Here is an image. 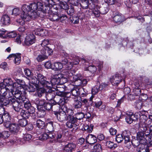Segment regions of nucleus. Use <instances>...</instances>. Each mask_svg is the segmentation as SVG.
<instances>
[{
	"mask_svg": "<svg viewBox=\"0 0 152 152\" xmlns=\"http://www.w3.org/2000/svg\"><path fill=\"white\" fill-rule=\"evenodd\" d=\"M38 11H41L45 14L46 16L50 20L58 21H59V17L58 15V10H54L53 8L47 10L46 8L43 9L42 10H37Z\"/></svg>",
	"mask_w": 152,
	"mask_h": 152,
	"instance_id": "5",
	"label": "nucleus"
},
{
	"mask_svg": "<svg viewBox=\"0 0 152 152\" xmlns=\"http://www.w3.org/2000/svg\"><path fill=\"white\" fill-rule=\"evenodd\" d=\"M52 101L54 102L61 107V110L63 109L64 107H66L64 105L67 102V101L65 99V98L58 96H55L54 100Z\"/></svg>",
	"mask_w": 152,
	"mask_h": 152,
	"instance_id": "15",
	"label": "nucleus"
},
{
	"mask_svg": "<svg viewBox=\"0 0 152 152\" xmlns=\"http://www.w3.org/2000/svg\"><path fill=\"white\" fill-rule=\"evenodd\" d=\"M83 76L80 74H78L73 76V78L75 81L79 80L80 81L83 79Z\"/></svg>",
	"mask_w": 152,
	"mask_h": 152,
	"instance_id": "60",
	"label": "nucleus"
},
{
	"mask_svg": "<svg viewBox=\"0 0 152 152\" xmlns=\"http://www.w3.org/2000/svg\"><path fill=\"white\" fill-rule=\"evenodd\" d=\"M54 103L53 102L50 103V102H46L45 105L43 107V110H42V111L43 112L44 114H45V110H51V109L52 108V104Z\"/></svg>",
	"mask_w": 152,
	"mask_h": 152,
	"instance_id": "33",
	"label": "nucleus"
},
{
	"mask_svg": "<svg viewBox=\"0 0 152 152\" xmlns=\"http://www.w3.org/2000/svg\"><path fill=\"white\" fill-rule=\"evenodd\" d=\"M42 55H39L37 57L36 59L39 62H41L47 58L46 56L48 53L46 52V54H42Z\"/></svg>",
	"mask_w": 152,
	"mask_h": 152,
	"instance_id": "40",
	"label": "nucleus"
},
{
	"mask_svg": "<svg viewBox=\"0 0 152 152\" xmlns=\"http://www.w3.org/2000/svg\"><path fill=\"white\" fill-rule=\"evenodd\" d=\"M39 138L41 140H45L48 138V134L45 133H41L38 135Z\"/></svg>",
	"mask_w": 152,
	"mask_h": 152,
	"instance_id": "45",
	"label": "nucleus"
},
{
	"mask_svg": "<svg viewBox=\"0 0 152 152\" xmlns=\"http://www.w3.org/2000/svg\"><path fill=\"white\" fill-rule=\"evenodd\" d=\"M64 109L66 113V115L68 116V118L69 117L73 116L74 114V111L73 110L67 108L66 107H64Z\"/></svg>",
	"mask_w": 152,
	"mask_h": 152,
	"instance_id": "44",
	"label": "nucleus"
},
{
	"mask_svg": "<svg viewBox=\"0 0 152 152\" xmlns=\"http://www.w3.org/2000/svg\"><path fill=\"white\" fill-rule=\"evenodd\" d=\"M146 144H141L138 149V152H148V149L145 148Z\"/></svg>",
	"mask_w": 152,
	"mask_h": 152,
	"instance_id": "48",
	"label": "nucleus"
},
{
	"mask_svg": "<svg viewBox=\"0 0 152 152\" xmlns=\"http://www.w3.org/2000/svg\"><path fill=\"white\" fill-rule=\"evenodd\" d=\"M72 66L73 64L71 62H70L69 66H68V67H66V69L63 70L62 72L64 73L66 78L72 77L73 75V74L75 73V71L74 70L71 69Z\"/></svg>",
	"mask_w": 152,
	"mask_h": 152,
	"instance_id": "17",
	"label": "nucleus"
},
{
	"mask_svg": "<svg viewBox=\"0 0 152 152\" xmlns=\"http://www.w3.org/2000/svg\"><path fill=\"white\" fill-rule=\"evenodd\" d=\"M101 1L98 0L95 5L92 4L90 7L92 10V12L96 17H99L100 14H105L109 11L108 5L106 3H104L100 6Z\"/></svg>",
	"mask_w": 152,
	"mask_h": 152,
	"instance_id": "2",
	"label": "nucleus"
},
{
	"mask_svg": "<svg viewBox=\"0 0 152 152\" xmlns=\"http://www.w3.org/2000/svg\"><path fill=\"white\" fill-rule=\"evenodd\" d=\"M46 132H52L54 131V127L53 123L50 122L48 123L45 128Z\"/></svg>",
	"mask_w": 152,
	"mask_h": 152,
	"instance_id": "34",
	"label": "nucleus"
},
{
	"mask_svg": "<svg viewBox=\"0 0 152 152\" xmlns=\"http://www.w3.org/2000/svg\"><path fill=\"white\" fill-rule=\"evenodd\" d=\"M106 145L108 148L114 149L117 147L116 144L114 143L113 142L108 141L106 142Z\"/></svg>",
	"mask_w": 152,
	"mask_h": 152,
	"instance_id": "37",
	"label": "nucleus"
},
{
	"mask_svg": "<svg viewBox=\"0 0 152 152\" xmlns=\"http://www.w3.org/2000/svg\"><path fill=\"white\" fill-rule=\"evenodd\" d=\"M123 140V137L122 134H119L116 136L115 141L118 143H120Z\"/></svg>",
	"mask_w": 152,
	"mask_h": 152,
	"instance_id": "54",
	"label": "nucleus"
},
{
	"mask_svg": "<svg viewBox=\"0 0 152 152\" xmlns=\"http://www.w3.org/2000/svg\"><path fill=\"white\" fill-rule=\"evenodd\" d=\"M69 0L67 1H61V2H59L57 5L54 6L53 9L56 10H58L61 9L66 10L68 8V6L66 3L67 2H69Z\"/></svg>",
	"mask_w": 152,
	"mask_h": 152,
	"instance_id": "16",
	"label": "nucleus"
},
{
	"mask_svg": "<svg viewBox=\"0 0 152 152\" xmlns=\"http://www.w3.org/2000/svg\"><path fill=\"white\" fill-rule=\"evenodd\" d=\"M1 22L3 25H9L10 22V17L7 15H3L1 19Z\"/></svg>",
	"mask_w": 152,
	"mask_h": 152,
	"instance_id": "31",
	"label": "nucleus"
},
{
	"mask_svg": "<svg viewBox=\"0 0 152 152\" xmlns=\"http://www.w3.org/2000/svg\"><path fill=\"white\" fill-rule=\"evenodd\" d=\"M20 12V10L18 8H14L12 10L9 11L7 12L8 13L9 15H18Z\"/></svg>",
	"mask_w": 152,
	"mask_h": 152,
	"instance_id": "42",
	"label": "nucleus"
},
{
	"mask_svg": "<svg viewBox=\"0 0 152 152\" xmlns=\"http://www.w3.org/2000/svg\"><path fill=\"white\" fill-rule=\"evenodd\" d=\"M62 110V111L57 113L56 115L58 120L61 122L67 121L69 119L68 116L66 115V112L64 110V107Z\"/></svg>",
	"mask_w": 152,
	"mask_h": 152,
	"instance_id": "18",
	"label": "nucleus"
},
{
	"mask_svg": "<svg viewBox=\"0 0 152 152\" xmlns=\"http://www.w3.org/2000/svg\"><path fill=\"white\" fill-rule=\"evenodd\" d=\"M21 54L20 53L12 54H10L7 57V58L13 60L14 63L17 65H18L21 61Z\"/></svg>",
	"mask_w": 152,
	"mask_h": 152,
	"instance_id": "19",
	"label": "nucleus"
},
{
	"mask_svg": "<svg viewBox=\"0 0 152 152\" xmlns=\"http://www.w3.org/2000/svg\"><path fill=\"white\" fill-rule=\"evenodd\" d=\"M68 120L66 123V126L67 127L70 129H74V128H76L77 126L75 123L77 120L76 117H75L73 116L69 117Z\"/></svg>",
	"mask_w": 152,
	"mask_h": 152,
	"instance_id": "14",
	"label": "nucleus"
},
{
	"mask_svg": "<svg viewBox=\"0 0 152 152\" xmlns=\"http://www.w3.org/2000/svg\"><path fill=\"white\" fill-rule=\"evenodd\" d=\"M46 101L44 99L39 100L38 99H36L34 101V103L37 105V109L39 111H42L43 110L44 106Z\"/></svg>",
	"mask_w": 152,
	"mask_h": 152,
	"instance_id": "26",
	"label": "nucleus"
},
{
	"mask_svg": "<svg viewBox=\"0 0 152 152\" xmlns=\"http://www.w3.org/2000/svg\"><path fill=\"white\" fill-rule=\"evenodd\" d=\"M26 88L28 91L29 92H32L35 91L37 89V87L39 86H26Z\"/></svg>",
	"mask_w": 152,
	"mask_h": 152,
	"instance_id": "58",
	"label": "nucleus"
},
{
	"mask_svg": "<svg viewBox=\"0 0 152 152\" xmlns=\"http://www.w3.org/2000/svg\"><path fill=\"white\" fill-rule=\"evenodd\" d=\"M139 118L140 121L138 125L140 127L141 130H144V129H143V127L147 128L148 126V124H146L147 120L148 119L147 117L140 112Z\"/></svg>",
	"mask_w": 152,
	"mask_h": 152,
	"instance_id": "11",
	"label": "nucleus"
},
{
	"mask_svg": "<svg viewBox=\"0 0 152 152\" xmlns=\"http://www.w3.org/2000/svg\"><path fill=\"white\" fill-rule=\"evenodd\" d=\"M79 91V95H81L82 96H85L87 94V92L85 91L84 90V89L82 87H80Z\"/></svg>",
	"mask_w": 152,
	"mask_h": 152,
	"instance_id": "57",
	"label": "nucleus"
},
{
	"mask_svg": "<svg viewBox=\"0 0 152 152\" xmlns=\"http://www.w3.org/2000/svg\"><path fill=\"white\" fill-rule=\"evenodd\" d=\"M76 147V145L73 143H68L64 147V152H72Z\"/></svg>",
	"mask_w": 152,
	"mask_h": 152,
	"instance_id": "27",
	"label": "nucleus"
},
{
	"mask_svg": "<svg viewBox=\"0 0 152 152\" xmlns=\"http://www.w3.org/2000/svg\"><path fill=\"white\" fill-rule=\"evenodd\" d=\"M64 1H67L68 0H40L39 1L34 3L37 5V10H42L43 9L46 8L47 10L53 8L54 6L57 5L59 2Z\"/></svg>",
	"mask_w": 152,
	"mask_h": 152,
	"instance_id": "3",
	"label": "nucleus"
},
{
	"mask_svg": "<svg viewBox=\"0 0 152 152\" xmlns=\"http://www.w3.org/2000/svg\"><path fill=\"white\" fill-rule=\"evenodd\" d=\"M35 34L41 36H47L48 34L47 31L40 28L39 26H37L34 30Z\"/></svg>",
	"mask_w": 152,
	"mask_h": 152,
	"instance_id": "21",
	"label": "nucleus"
},
{
	"mask_svg": "<svg viewBox=\"0 0 152 152\" xmlns=\"http://www.w3.org/2000/svg\"><path fill=\"white\" fill-rule=\"evenodd\" d=\"M20 115L23 118H28L30 116V113L28 112L27 110H21L20 111Z\"/></svg>",
	"mask_w": 152,
	"mask_h": 152,
	"instance_id": "38",
	"label": "nucleus"
},
{
	"mask_svg": "<svg viewBox=\"0 0 152 152\" xmlns=\"http://www.w3.org/2000/svg\"><path fill=\"white\" fill-rule=\"evenodd\" d=\"M56 88H54L53 87H50V92H47L45 94V96L46 99L47 100H51L53 99L54 98V96L53 95V94H54V92L55 91H56L57 89L56 88H57V86H56ZM57 90H58V89H57ZM58 91H60V90H58Z\"/></svg>",
	"mask_w": 152,
	"mask_h": 152,
	"instance_id": "25",
	"label": "nucleus"
},
{
	"mask_svg": "<svg viewBox=\"0 0 152 152\" xmlns=\"http://www.w3.org/2000/svg\"><path fill=\"white\" fill-rule=\"evenodd\" d=\"M129 133H127V131H124L123 133V136L124 137V143L126 146L128 148H129L131 146V141L129 138Z\"/></svg>",
	"mask_w": 152,
	"mask_h": 152,
	"instance_id": "22",
	"label": "nucleus"
},
{
	"mask_svg": "<svg viewBox=\"0 0 152 152\" xmlns=\"http://www.w3.org/2000/svg\"><path fill=\"white\" fill-rule=\"evenodd\" d=\"M55 77L58 80H59L60 82V85L66 83L67 81V78L65 75L62 73H59L58 74H56L54 75Z\"/></svg>",
	"mask_w": 152,
	"mask_h": 152,
	"instance_id": "29",
	"label": "nucleus"
},
{
	"mask_svg": "<svg viewBox=\"0 0 152 152\" xmlns=\"http://www.w3.org/2000/svg\"><path fill=\"white\" fill-rule=\"evenodd\" d=\"M36 125L38 128L43 129L45 126V123L44 121L39 119L37 121Z\"/></svg>",
	"mask_w": 152,
	"mask_h": 152,
	"instance_id": "41",
	"label": "nucleus"
},
{
	"mask_svg": "<svg viewBox=\"0 0 152 152\" xmlns=\"http://www.w3.org/2000/svg\"><path fill=\"white\" fill-rule=\"evenodd\" d=\"M7 33V31L5 29H0V37L3 38H6Z\"/></svg>",
	"mask_w": 152,
	"mask_h": 152,
	"instance_id": "49",
	"label": "nucleus"
},
{
	"mask_svg": "<svg viewBox=\"0 0 152 152\" xmlns=\"http://www.w3.org/2000/svg\"><path fill=\"white\" fill-rule=\"evenodd\" d=\"M71 21L72 23L74 24H77L78 23L79 19L78 17L76 16H74L70 18Z\"/></svg>",
	"mask_w": 152,
	"mask_h": 152,
	"instance_id": "56",
	"label": "nucleus"
},
{
	"mask_svg": "<svg viewBox=\"0 0 152 152\" xmlns=\"http://www.w3.org/2000/svg\"><path fill=\"white\" fill-rule=\"evenodd\" d=\"M54 103L52 104V108L51 109V110L53 111L55 113V114L56 115V114L58 113V112L59 110L61 107L59 106L56 105V104H57L54 102Z\"/></svg>",
	"mask_w": 152,
	"mask_h": 152,
	"instance_id": "39",
	"label": "nucleus"
},
{
	"mask_svg": "<svg viewBox=\"0 0 152 152\" xmlns=\"http://www.w3.org/2000/svg\"><path fill=\"white\" fill-rule=\"evenodd\" d=\"M113 20L116 23H120L125 20L124 16L120 13H115L113 17Z\"/></svg>",
	"mask_w": 152,
	"mask_h": 152,
	"instance_id": "23",
	"label": "nucleus"
},
{
	"mask_svg": "<svg viewBox=\"0 0 152 152\" xmlns=\"http://www.w3.org/2000/svg\"><path fill=\"white\" fill-rule=\"evenodd\" d=\"M102 150L101 146L99 144H97L94 147V151L95 152H101Z\"/></svg>",
	"mask_w": 152,
	"mask_h": 152,
	"instance_id": "52",
	"label": "nucleus"
},
{
	"mask_svg": "<svg viewBox=\"0 0 152 152\" xmlns=\"http://www.w3.org/2000/svg\"><path fill=\"white\" fill-rule=\"evenodd\" d=\"M147 142H148L151 145H152V134H149L146 137Z\"/></svg>",
	"mask_w": 152,
	"mask_h": 152,
	"instance_id": "64",
	"label": "nucleus"
},
{
	"mask_svg": "<svg viewBox=\"0 0 152 152\" xmlns=\"http://www.w3.org/2000/svg\"><path fill=\"white\" fill-rule=\"evenodd\" d=\"M132 144L135 147L138 146L139 147L140 145H141V142L138 139H133L131 141V145Z\"/></svg>",
	"mask_w": 152,
	"mask_h": 152,
	"instance_id": "46",
	"label": "nucleus"
},
{
	"mask_svg": "<svg viewBox=\"0 0 152 152\" xmlns=\"http://www.w3.org/2000/svg\"><path fill=\"white\" fill-rule=\"evenodd\" d=\"M63 67V64L60 62H54L52 65V69L54 71L60 70Z\"/></svg>",
	"mask_w": 152,
	"mask_h": 152,
	"instance_id": "32",
	"label": "nucleus"
},
{
	"mask_svg": "<svg viewBox=\"0 0 152 152\" xmlns=\"http://www.w3.org/2000/svg\"><path fill=\"white\" fill-rule=\"evenodd\" d=\"M7 38H14L16 36V34L14 31H12L8 33H7Z\"/></svg>",
	"mask_w": 152,
	"mask_h": 152,
	"instance_id": "61",
	"label": "nucleus"
},
{
	"mask_svg": "<svg viewBox=\"0 0 152 152\" xmlns=\"http://www.w3.org/2000/svg\"><path fill=\"white\" fill-rule=\"evenodd\" d=\"M127 116L125 118L126 121L128 124H131L133 121L131 113H130L129 112L128 113H127Z\"/></svg>",
	"mask_w": 152,
	"mask_h": 152,
	"instance_id": "50",
	"label": "nucleus"
},
{
	"mask_svg": "<svg viewBox=\"0 0 152 152\" xmlns=\"http://www.w3.org/2000/svg\"><path fill=\"white\" fill-rule=\"evenodd\" d=\"M101 88L100 86H94L92 88V94L95 95L100 90ZM102 88H101V90Z\"/></svg>",
	"mask_w": 152,
	"mask_h": 152,
	"instance_id": "51",
	"label": "nucleus"
},
{
	"mask_svg": "<svg viewBox=\"0 0 152 152\" xmlns=\"http://www.w3.org/2000/svg\"><path fill=\"white\" fill-rule=\"evenodd\" d=\"M74 107L76 108H79L82 106L81 102L79 100H76L74 103Z\"/></svg>",
	"mask_w": 152,
	"mask_h": 152,
	"instance_id": "62",
	"label": "nucleus"
},
{
	"mask_svg": "<svg viewBox=\"0 0 152 152\" xmlns=\"http://www.w3.org/2000/svg\"><path fill=\"white\" fill-rule=\"evenodd\" d=\"M49 43V41L48 39H44L42 41L41 44V53L42 54H46V52L48 53V55L52 54L53 50L47 46Z\"/></svg>",
	"mask_w": 152,
	"mask_h": 152,
	"instance_id": "8",
	"label": "nucleus"
},
{
	"mask_svg": "<svg viewBox=\"0 0 152 152\" xmlns=\"http://www.w3.org/2000/svg\"><path fill=\"white\" fill-rule=\"evenodd\" d=\"M97 138L94 135L90 134L87 136L86 137V141L87 142L90 144H94L96 142Z\"/></svg>",
	"mask_w": 152,
	"mask_h": 152,
	"instance_id": "30",
	"label": "nucleus"
},
{
	"mask_svg": "<svg viewBox=\"0 0 152 152\" xmlns=\"http://www.w3.org/2000/svg\"><path fill=\"white\" fill-rule=\"evenodd\" d=\"M96 3L95 1L89 0L88 1H85L82 2L80 3V5L83 10L89 8L92 11V10L90 8V6H91V5L92 4L95 5V3Z\"/></svg>",
	"mask_w": 152,
	"mask_h": 152,
	"instance_id": "24",
	"label": "nucleus"
},
{
	"mask_svg": "<svg viewBox=\"0 0 152 152\" xmlns=\"http://www.w3.org/2000/svg\"><path fill=\"white\" fill-rule=\"evenodd\" d=\"M14 86H12L10 90L7 89L5 87H4V86H1V88L0 90V95L1 96H2L4 98L7 94L8 91L9 92H10L13 95V93L14 92Z\"/></svg>",
	"mask_w": 152,
	"mask_h": 152,
	"instance_id": "28",
	"label": "nucleus"
},
{
	"mask_svg": "<svg viewBox=\"0 0 152 152\" xmlns=\"http://www.w3.org/2000/svg\"><path fill=\"white\" fill-rule=\"evenodd\" d=\"M130 113H131L133 121H136L139 118V115H140V112L135 113L134 114H133L132 112H130Z\"/></svg>",
	"mask_w": 152,
	"mask_h": 152,
	"instance_id": "47",
	"label": "nucleus"
},
{
	"mask_svg": "<svg viewBox=\"0 0 152 152\" xmlns=\"http://www.w3.org/2000/svg\"><path fill=\"white\" fill-rule=\"evenodd\" d=\"M79 86H76L70 91L69 92H71L73 96L76 97L79 95V90L80 87Z\"/></svg>",
	"mask_w": 152,
	"mask_h": 152,
	"instance_id": "35",
	"label": "nucleus"
},
{
	"mask_svg": "<svg viewBox=\"0 0 152 152\" xmlns=\"http://www.w3.org/2000/svg\"><path fill=\"white\" fill-rule=\"evenodd\" d=\"M2 116H3V119H4V121H5V123H6L7 122H10V121L11 120V117L7 112L5 111Z\"/></svg>",
	"mask_w": 152,
	"mask_h": 152,
	"instance_id": "43",
	"label": "nucleus"
},
{
	"mask_svg": "<svg viewBox=\"0 0 152 152\" xmlns=\"http://www.w3.org/2000/svg\"><path fill=\"white\" fill-rule=\"evenodd\" d=\"M45 78L41 74H38L37 78L35 77H30L28 78L29 86H39L41 84L42 86H45L50 84L49 82L45 80Z\"/></svg>",
	"mask_w": 152,
	"mask_h": 152,
	"instance_id": "4",
	"label": "nucleus"
},
{
	"mask_svg": "<svg viewBox=\"0 0 152 152\" xmlns=\"http://www.w3.org/2000/svg\"><path fill=\"white\" fill-rule=\"evenodd\" d=\"M37 5L34 3H31L29 5H23L22 7V12L20 15L21 19L16 20V22L20 25H23L25 21H28L31 19L37 18L39 14L37 12Z\"/></svg>",
	"mask_w": 152,
	"mask_h": 152,
	"instance_id": "1",
	"label": "nucleus"
},
{
	"mask_svg": "<svg viewBox=\"0 0 152 152\" xmlns=\"http://www.w3.org/2000/svg\"><path fill=\"white\" fill-rule=\"evenodd\" d=\"M44 87H40V86L37 87V92L38 96L39 97H41L42 95L47 92H50V86H43Z\"/></svg>",
	"mask_w": 152,
	"mask_h": 152,
	"instance_id": "20",
	"label": "nucleus"
},
{
	"mask_svg": "<svg viewBox=\"0 0 152 152\" xmlns=\"http://www.w3.org/2000/svg\"><path fill=\"white\" fill-rule=\"evenodd\" d=\"M122 77L121 75L118 74H116L113 75L110 79L112 84L114 86V85H118L120 83H123L125 85V82L124 80H122Z\"/></svg>",
	"mask_w": 152,
	"mask_h": 152,
	"instance_id": "10",
	"label": "nucleus"
},
{
	"mask_svg": "<svg viewBox=\"0 0 152 152\" xmlns=\"http://www.w3.org/2000/svg\"><path fill=\"white\" fill-rule=\"evenodd\" d=\"M4 125L6 127L8 128L12 133L15 134L18 131L19 127L17 124L7 122L6 123H4Z\"/></svg>",
	"mask_w": 152,
	"mask_h": 152,
	"instance_id": "12",
	"label": "nucleus"
},
{
	"mask_svg": "<svg viewBox=\"0 0 152 152\" xmlns=\"http://www.w3.org/2000/svg\"><path fill=\"white\" fill-rule=\"evenodd\" d=\"M14 110L17 112L20 111L23 107L22 102H19L18 100H16L15 98H11L10 99Z\"/></svg>",
	"mask_w": 152,
	"mask_h": 152,
	"instance_id": "13",
	"label": "nucleus"
},
{
	"mask_svg": "<svg viewBox=\"0 0 152 152\" xmlns=\"http://www.w3.org/2000/svg\"><path fill=\"white\" fill-rule=\"evenodd\" d=\"M26 86L25 82L22 80L17 79L15 82H13L11 79H6L3 82L0 83V86Z\"/></svg>",
	"mask_w": 152,
	"mask_h": 152,
	"instance_id": "6",
	"label": "nucleus"
},
{
	"mask_svg": "<svg viewBox=\"0 0 152 152\" xmlns=\"http://www.w3.org/2000/svg\"><path fill=\"white\" fill-rule=\"evenodd\" d=\"M84 116V114L82 112L77 113L76 114V117L77 120H80L83 118Z\"/></svg>",
	"mask_w": 152,
	"mask_h": 152,
	"instance_id": "63",
	"label": "nucleus"
},
{
	"mask_svg": "<svg viewBox=\"0 0 152 152\" xmlns=\"http://www.w3.org/2000/svg\"><path fill=\"white\" fill-rule=\"evenodd\" d=\"M10 142L12 144L18 143L19 144H21L20 139L16 137H15L13 139L11 140H10Z\"/></svg>",
	"mask_w": 152,
	"mask_h": 152,
	"instance_id": "59",
	"label": "nucleus"
},
{
	"mask_svg": "<svg viewBox=\"0 0 152 152\" xmlns=\"http://www.w3.org/2000/svg\"><path fill=\"white\" fill-rule=\"evenodd\" d=\"M48 82L50 83V84H48L47 85H46V86H48V85L50 84H51V86H55L56 85L57 86L59 84V83L60 84V82L59 80L58 79V80L57 78H56L54 76L53 77L51 80L50 81V83L49 81Z\"/></svg>",
	"mask_w": 152,
	"mask_h": 152,
	"instance_id": "36",
	"label": "nucleus"
},
{
	"mask_svg": "<svg viewBox=\"0 0 152 152\" xmlns=\"http://www.w3.org/2000/svg\"><path fill=\"white\" fill-rule=\"evenodd\" d=\"M34 31L32 33L27 34L24 40V44L26 45L30 46L34 43L36 41V37Z\"/></svg>",
	"mask_w": 152,
	"mask_h": 152,
	"instance_id": "9",
	"label": "nucleus"
},
{
	"mask_svg": "<svg viewBox=\"0 0 152 152\" xmlns=\"http://www.w3.org/2000/svg\"><path fill=\"white\" fill-rule=\"evenodd\" d=\"M9 101L6 99L4 98H2L0 99V105H3L4 106H7L9 103Z\"/></svg>",
	"mask_w": 152,
	"mask_h": 152,
	"instance_id": "55",
	"label": "nucleus"
},
{
	"mask_svg": "<svg viewBox=\"0 0 152 152\" xmlns=\"http://www.w3.org/2000/svg\"><path fill=\"white\" fill-rule=\"evenodd\" d=\"M27 120L24 119H21L19 121V124L22 127L26 126L27 124Z\"/></svg>",
	"mask_w": 152,
	"mask_h": 152,
	"instance_id": "53",
	"label": "nucleus"
},
{
	"mask_svg": "<svg viewBox=\"0 0 152 152\" xmlns=\"http://www.w3.org/2000/svg\"><path fill=\"white\" fill-rule=\"evenodd\" d=\"M146 127H143L144 130H140V127L139 126L138 130L139 131L137 132V138L141 142V144H146L147 143V140L146 138L144 137V134H145L146 137L147 135H146Z\"/></svg>",
	"mask_w": 152,
	"mask_h": 152,
	"instance_id": "7",
	"label": "nucleus"
}]
</instances>
